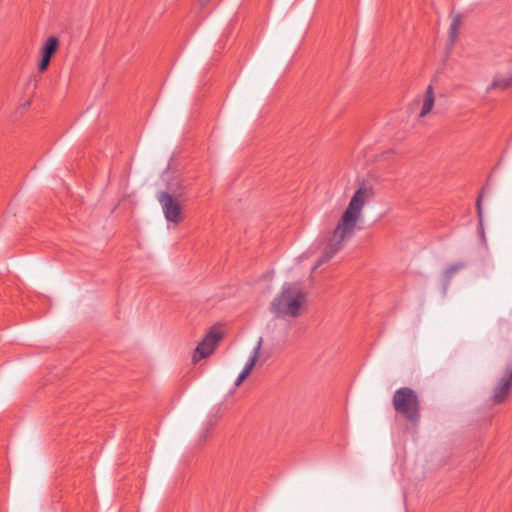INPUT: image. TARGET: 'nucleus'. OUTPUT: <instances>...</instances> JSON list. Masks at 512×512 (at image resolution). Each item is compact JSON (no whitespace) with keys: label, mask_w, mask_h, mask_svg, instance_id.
Masks as SVG:
<instances>
[{"label":"nucleus","mask_w":512,"mask_h":512,"mask_svg":"<svg viewBox=\"0 0 512 512\" xmlns=\"http://www.w3.org/2000/svg\"><path fill=\"white\" fill-rule=\"evenodd\" d=\"M307 304V293L299 283H285L270 304L277 318L295 319L302 315Z\"/></svg>","instance_id":"nucleus-1"},{"label":"nucleus","mask_w":512,"mask_h":512,"mask_svg":"<svg viewBox=\"0 0 512 512\" xmlns=\"http://www.w3.org/2000/svg\"><path fill=\"white\" fill-rule=\"evenodd\" d=\"M361 226H334L326 230L320 239L322 255L314 265L313 270L328 262L349 240Z\"/></svg>","instance_id":"nucleus-2"},{"label":"nucleus","mask_w":512,"mask_h":512,"mask_svg":"<svg viewBox=\"0 0 512 512\" xmlns=\"http://www.w3.org/2000/svg\"><path fill=\"white\" fill-rule=\"evenodd\" d=\"M392 404L395 411L408 421L417 423L420 420V400L413 389L402 387L396 390Z\"/></svg>","instance_id":"nucleus-3"},{"label":"nucleus","mask_w":512,"mask_h":512,"mask_svg":"<svg viewBox=\"0 0 512 512\" xmlns=\"http://www.w3.org/2000/svg\"><path fill=\"white\" fill-rule=\"evenodd\" d=\"M373 196V189L370 185L362 184L352 196L348 207L339 220L338 224H356L359 220L365 203Z\"/></svg>","instance_id":"nucleus-4"},{"label":"nucleus","mask_w":512,"mask_h":512,"mask_svg":"<svg viewBox=\"0 0 512 512\" xmlns=\"http://www.w3.org/2000/svg\"><path fill=\"white\" fill-rule=\"evenodd\" d=\"M512 391V363L509 364L501 376L499 377L496 385L493 388L491 400L493 404L503 403Z\"/></svg>","instance_id":"nucleus-5"},{"label":"nucleus","mask_w":512,"mask_h":512,"mask_svg":"<svg viewBox=\"0 0 512 512\" xmlns=\"http://www.w3.org/2000/svg\"><path fill=\"white\" fill-rule=\"evenodd\" d=\"M220 338L221 335L213 330L207 333L202 341L197 345L193 354V361L198 362L201 359L210 356L215 350Z\"/></svg>","instance_id":"nucleus-6"},{"label":"nucleus","mask_w":512,"mask_h":512,"mask_svg":"<svg viewBox=\"0 0 512 512\" xmlns=\"http://www.w3.org/2000/svg\"><path fill=\"white\" fill-rule=\"evenodd\" d=\"M158 199L162 205L163 212L167 221L177 223L180 220L181 214L180 204L177 203L175 199L166 192L160 193Z\"/></svg>","instance_id":"nucleus-7"},{"label":"nucleus","mask_w":512,"mask_h":512,"mask_svg":"<svg viewBox=\"0 0 512 512\" xmlns=\"http://www.w3.org/2000/svg\"><path fill=\"white\" fill-rule=\"evenodd\" d=\"M58 46H59V41H58L57 37L50 36L46 40V42L44 43L42 50H41L42 58L39 63V71L40 72H44L48 68L50 59H51L52 55L57 51Z\"/></svg>","instance_id":"nucleus-8"},{"label":"nucleus","mask_w":512,"mask_h":512,"mask_svg":"<svg viewBox=\"0 0 512 512\" xmlns=\"http://www.w3.org/2000/svg\"><path fill=\"white\" fill-rule=\"evenodd\" d=\"M263 339L259 338L257 345L254 347L252 355L249 359V361L246 363L244 369L239 374L238 378L236 379L235 385L240 386L242 382L250 375L252 369L254 368L256 362L258 361L260 354H261V348H262Z\"/></svg>","instance_id":"nucleus-9"},{"label":"nucleus","mask_w":512,"mask_h":512,"mask_svg":"<svg viewBox=\"0 0 512 512\" xmlns=\"http://www.w3.org/2000/svg\"><path fill=\"white\" fill-rule=\"evenodd\" d=\"M512 85V73L508 74H497L491 83V85L488 87L487 91L490 92L491 90H505L509 88Z\"/></svg>","instance_id":"nucleus-10"},{"label":"nucleus","mask_w":512,"mask_h":512,"mask_svg":"<svg viewBox=\"0 0 512 512\" xmlns=\"http://www.w3.org/2000/svg\"><path fill=\"white\" fill-rule=\"evenodd\" d=\"M434 102H435V97H434L433 88H432V86H428V88L425 92V96H424L423 104H422V107H421V110L419 113V117H425L427 114H429L434 106Z\"/></svg>","instance_id":"nucleus-11"},{"label":"nucleus","mask_w":512,"mask_h":512,"mask_svg":"<svg viewBox=\"0 0 512 512\" xmlns=\"http://www.w3.org/2000/svg\"><path fill=\"white\" fill-rule=\"evenodd\" d=\"M461 26V16L459 14H456L453 16L450 29H449V37H450V43L451 45L454 44L458 37L459 29Z\"/></svg>","instance_id":"nucleus-12"},{"label":"nucleus","mask_w":512,"mask_h":512,"mask_svg":"<svg viewBox=\"0 0 512 512\" xmlns=\"http://www.w3.org/2000/svg\"><path fill=\"white\" fill-rule=\"evenodd\" d=\"M464 267H465V264L462 262L451 265L450 267H448L446 269V272H445L446 277H448V278L452 277L457 271H459L460 269H462Z\"/></svg>","instance_id":"nucleus-13"},{"label":"nucleus","mask_w":512,"mask_h":512,"mask_svg":"<svg viewBox=\"0 0 512 512\" xmlns=\"http://www.w3.org/2000/svg\"><path fill=\"white\" fill-rule=\"evenodd\" d=\"M485 195V191H482L478 198H477V202H476V206H477V212H478V217H479V224H483V217H482V206H481V202H482V199Z\"/></svg>","instance_id":"nucleus-14"},{"label":"nucleus","mask_w":512,"mask_h":512,"mask_svg":"<svg viewBox=\"0 0 512 512\" xmlns=\"http://www.w3.org/2000/svg\"><path fill=\"white\" fill-rule=\"evenodd\" d=\"M479 233H480L481 237H483V238H484V232H483V230H482V229L479 231Z\"/></svg>","instance_id":"nucleus-15"}]
</instances>
